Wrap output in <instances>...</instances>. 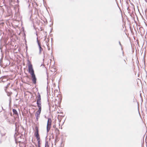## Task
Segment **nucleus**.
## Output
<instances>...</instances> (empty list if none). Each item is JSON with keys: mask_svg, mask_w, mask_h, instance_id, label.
I'll list each match as a JSON object with an SVG mask.
<instances>
[{"mask_svg": "<svg viewBox=\"0 0 147 147\" xmlns=\"http://www.w3.org/2000/svg\"><path fill=\"white\" fill-rule=\"evenodd\" d=\"M55 131L57 133H58V134H59V131L57 128H56L55 129Z\"/></svg>", "mask_w": 147, "mask_h": 147, "instance_id": "11", "label": "nucleus"}, {"mask_svg": "<svg viewBox=\"0 0 147 147\" xmlns=\"http://www.w3.org/2000/svg\"><path fill=\"white\" fill-rule=\"evenodd\" d=\"M37 104L38 107L39 108L41 109V96L40 94H38L37 96Z\"/></svg>", "mask_w": 147, "mask_h": 147, "instance_id": "2", "label": "nucleus"}, {"mask_svg": "<svg viewBox=\"0 0 147 147\" xmlns=\"http://www.w3.org/2000/svg\"><path fill=\"white\" fill-rule=\"evenodd\" d=\"M51 124V120L50 118H48L47 121V131H49L50 130Z\"/></svg>", "mask_w": 147, "mask_h": 147, "instance_id": "4", "label": "nucleus"}, {"mask_svg": "<svg viewBox=\"0 0 147 147\" xmlns=\"http://www.w3.org/2000/svg\"><path fill=\"white\" fill-rule=\"evenodd\" d=\"M39 49H40V51H41V50L42 49V48H41L40 45L39 44Z\"/></svg>", "mask_w": 147, "mask_h": 147, "instance_id": "13", "label": "nucleus"}, {"mask_svg": "<svg viewBox=\"0 0 147 147\" xmlns=\"http://www.w3.org/2000/svg\"><path fill=\"white\" fill-rule=\"evenodd\" d=\"M13 114H15L16 115H18L16 109H13Z\"/></svg>", "mask_w": 147, "mask_h": 147, "instance_id": "8", "label": "nucleus"}, {"mask_svg": "<svg viewBox=\"0 0 147 147\" xmlns=\"http://www.w3.org/2000/svg\"><path fill=\"white\" fill-rule=\"evenodd\" d=\"M37 141H38V146H39V145L40 144V138H37ZM38 147H39V146Z\"/></svg>", "mask_w": 147, "mask_h": 147, "instance_id": "9", "label": "nucleus"}, {"mask_svg": "<svg viewBox=\"0 0 147 147\" xmlns=\"http://www.w3.org/2000/svg\"><path fill=\"white\" fill-rule=\"evenodd\" d=\"M35 129L36 130L35 131H38V128L37 126H36L35 127Z\"/></svg>", "mask_w": 147, "mask_h": 147, "instance_id": "10", "label": "nucleus"}, {"mask_svg": "<svg viewBox=\"0 0 147 147\" xmlns=\"http://www.w3.org/2000/svg\"><path fill=\"white\" fill-rule=\"evenodd\" d=\"M121 65L123 66L126 65L127 64V63L125 60H124L121 62Z\"/></svg>", "mask_w": 147, "mask_h": 147, "instance_id": "7", "label": "nucleus"}, {"mask_svg": "<svg viewBox=\"0 0 147 147\" xmlns=\"http://www.w3.org/2000/svg\"><path fill=\"white\" fill-rule=\"evenodd\" d=\"M52 60L50 58L47 57L44 60L45 65H47V67H49L51 64Z\"/></svg>", "mask_w": 147, "mask_h": 147, "instance_id": "3", "label": "nucleus"}, {"mask_svg": "<svg viewBox=\"0 0 147 147\" xmlns=\"http://www.w3.org/2000/svg\"><path fill=\"white\" fill-rule=\"evenodd\" d=\"M41 111V109L38 108V110L36 112L35 116L36 117L37 121H38V118L40 117V115Z\"/></svg>", "mask_w": 147, "mask_h": 147, "instance_id": "5", "label": "nucleus"}, {"mask_svg": "<svg viewBox=\"0 0 147 147\" xmlns=\"http://www.w3.org/2000/svg\"><path fill=\"white\" fill-rule=\"evenodd\" d=\"M34 135L36 139L40 138L39 135L38 133V131H35L34 132Z\"/></svg>", "mask_w": 147, "mask_h": 147, "instance_id": "6", "label": "nucleus"}, {"mask_svg": "<svg viewBox=\"0 0 147 147\" xmlns=\"http://www.w3.org/2000/svg\"><path fill=\"white\" fill-rule=\"evenodd\" d=\"M5 79H6L7 80H8L7 79H6V78L5 77H3L2 79V81L3 82H5Z\"/></svg>", "mask_w": 147, "mask_h": 147, "instance_id": "12", "label": "nucleus"}, {"mask_svg": "<svg viewBox=\"0 0 147 147\" xmlns=\"http://www.w3.org/2000/svg\"><path fill=\"white\" fill-rule=\"evenodd\" d=\"M27 65L28 67V71L31 75L32 82L34 84H36V78L34 74V71L31 62L28 60L27 61Z\"/></svg>", "mask_w": 147, "mask_h": 147, "instance_id": "1", "label": "nucleus"}]
</instances>
